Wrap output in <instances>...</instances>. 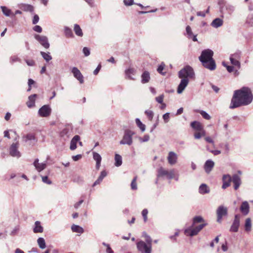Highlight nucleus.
<instances>
[{
    "instance_id": "1",
    "label": "nucleus",
    "mask_w": 253,
    "mask_h": 253,
    "mask_svg": "<svg viewBox=\"0 0 253 253\" xmlns=\"http://www.w3.org/2000/svg\"><path fill=\"white\" fill-rule=\"evenodd\" d=\"M253 98L251 89L247 87H243L234 91L230 108L233 109L241 106L247 105L252 102Z\"/></svg>"
},
{
    "instance_id": "2",
    "label": "nucleus",
    "mask_w": 253,
    "mask_h": 253,
    "mask_svg": "<svg viewBox=\"0 0 253 253\" xmlns=\"http://www.w3.org/2000/svg\"><path fill=\"white\" fill-rule=\"evenodd\" d=\"M213 51L209 49L204 50L199 56V60L202 62L204 67L210 70H214L216 68L215 63L212 58Z\"/></svg>"
},
{
    "instance_id": "3",
    "label": "nucleus",
    "mask_w": 253,
    "mask_h": 253,
    "mask_svg": "<svg viewBox=\"0 0 253 253\" xmlns=\"http://www.w3.org/2000/svg\"><path fill=\"white\" fill-rule=\"evenodd\" d=\"M146 242L147 244L142 241L138 242L136 244L137 249L142 253H151L152 239L150 236H148Z\"/></svg>"
},
{
    "instance_id": "4",
    "label": "nucleus",
    "mask_w": 253,
    "mask_h": 253,
    "mask_svg": "<svg viewBox=\"0 0 253 253\" xmlns=\"http://www.w3.org/2000/svg\"><path fill=\"white\" fill-rule=\"evenodd\" d=\"M195 74L192 67L186 66L178 72V77L180 79H193L194 78Z\"/></svg>"
},
{
    "instance_id": "5",
    "label": "nucleus",
    "mask_w": 253,
    "mask_h": 253,
    "mask_svg": "<svg viewBox=\"0 0 253 253\" xmlns=\"http://www.w3.org/2000/svg\"><path fill=\"white\" fill-rule=\"evenodd\" d=\"M134 134V133L129 129L126 130L123 139L120 142V143L123 145H131L132 143V136Z\"/></svg>"
},
{
    "instance_id": "6",
    "label": "nucleus",
    "mask_w": 253,
    "mask_h": 253,
    "mask_svg": "<svg viewBox=\"0 0 253 253\" xmlns=\"http://www.w3.org/2000/svg\"><path fill=\"white\" fill-rule=\"evenodd\" d=\"M158 176H167L169 179H172L175 178L174 170L171 169L170 170L166 169L163 168H160L158 170Z\"/></svg>"
},
{
    "instance_id": "7",
    "label": "nucleus",
    "mask_w": 253,
    "mask_h": 253,
    "mask_svg": "<svg viewBox=\"0 0 253 253\" xmlns=\"http://www.w3.org/2000/svg\"><path fill=\"white\" fill-rule=\"evenodd\" d=\"M34 38L45 48L48 49L50 44L47 37L42 35H35Z\"/></svg>"
},
{
    "instance_id": "8",
    "label": "nucleus",
    "mask_w": 253,
    "mask_h": 253,
    "mask_svg": "<svg viewBox=\"0 0 253 253\" xmlns=\"http://www.w3.org/2000/svg\"><path fill=\"white\" fill-rule=\"evenodd\" d=\"M217 221L221 222L223 216L227 214V208L223 206H220L216 210Z\"/></svg>"
},
{
    "instance_id": "9",
    "label": "nucleus",
    "mask_w": 253,
    "mask_h": 253,
    "mask_svg": "<svg viewBox=\"0 0 253 253\" xmlns=\"http://www.w3.org/2000/svg\"><path fill=\"white\" fill-rule=\"evenodd\" d=\"M51 113V109L49 105H44L42 106L38 111L39 115L42 117H47Z\"/></svg>"
},
{
    "instance_id": "10",
    "label": "nucleus",
    "mask_w": 253,
    "mask_h": 253,
    "mask_svg": "<svg viewBox=\"0 0 253 253\" xmlns=\"http://www.w3.org/2000/svg\"><path fill=\"white\" fill-rule=\"evenodd\" d=\"M19 145L18 143H12L9 148V154L13 157L19 158L21 157V153L18 149Z\"/></svg>"
},
{
    "instance_id": "11",
    "label": "nucleus",
    "mask_w": 253,
    "mask_h": 253,
    "mask_svg": "<svg viewBox=\"0 0 253 253\" xmlns=\"http://www.w3.org/2000/svg\"><path fill=\"white\" fill-rule=\"evenodd\" d=\"M167 160L169 164L173 166L175 165L177 162L178 155L173 151H170L168 153Z\"/></svg>"
},
{
    "instance_id": "12",
    "label": "nucleus",
    "mask_w": 253,
    "mask_h": 253,
    "mask_svg": "<svg viewBox=\"0 0 253 253\" xmlns=\"http://www.w3.org/2000/svg\"><path fill=\"white\" fill-rule=\"evenodd\" d=\"M71 72L73 74L74 77L77 79L81 84L84 83V77L80 71L77 67H73L71 70Z\"/></svg>"
},
{
    "instance_id": "13",
    "label": "nucleus",
    "mask_w": 253,
    "mask_h": 253,
    "mask_svg": "<svg viewBox=\"0 0 253 253\" xmlns=\"http://www.w3.org/2000/svg\"><path fill=\"white\" fill-rule=\"evenodd\" d=\"M240 225V216L238 214L235 215L233 222L230 227L231 232H237Z\"/></svg>"
},
{
    "instance_id": "14",
    "label": "nucleus",
    "mask_w": 253,
    "mask_h": 253,
    "mask_svg": "<svg viewBox=\"0 0 253 253\" xmlns=\"http://www.w3.org/2000/svg\"><path fill=\"white\" fill-rule=\"evenodd\" d=\"M189 83V79L187 78L181 79L180 84H179L177 92L178 94L181 93L187 86Z\"/></svg>"
},
{
    "instance_id": "15",
    "label": "nucleus",
    "mask_w": 253,
    "mask_h": 253,
    "mask_svg": "<svg viewBox=\"0 0 253 253\" xmlns=\"http://www.w3.org/2000/svg\"><path fill=\"white\" fill-rule=\"evenodd\" d=\"M39 161V160L38 159H35L33 163V165L35 167L36 170L40 172L46 168V163L45 162L40 163Z\"/></svg>"
},
{
    "instance_id": "16",
    "label": "nucleus",
    "mask_w": 253,
    "mask_h": 253,
    "mask_svg": "<svg viewBox=\"0 0 253 253\" xmlns=\"http://www.w3.org/2000/svg\"><path fill=\"white\" fill-rule=\"evenodd\" d=\"M240 210L244 215H246L249 213L250 205L247 201H244L242 203Z\"/></svg>"
},
{
    "instance_id": "17",
    "label": "nucleus",
    "mask_w": 253,
    "mask_h": 253,
    "mask_svg": "<svg viewBox=\"0 0 253 253\" xmlns=\"http://www.w3.org/2000/svg\"><path fill=\"white\" fill-rule=\"evenodd\" d=\"M232 181L234 184V188L237 190L241 184V179L239 175L235 174L232 176Z\"/></svg>"
},
{
    "instance_id": "18",
    "label": "nucleus",
    "mask_w": 253,
    "mask_h": 253,
    "mask_svg": "<svg viewBox=\"0 0 253 253\" xmlns=\"http://www.w3.org/2000/svg\"><path fill=\"white\" fill-rule=\"evenodd\" d=\"M214 166V163L211 160H207L204 165V168L206 173H209L212 169Z\"/></svg>"
},
{
    "instance_id": "19",
    "label": "nucleus",
    "mask_w": 253,
    "mask_h": 253,
    "mask_svg": "<svg viewBox=\"0 0 253 253\" xmlns=\"http://www.w3.org/2000/svg\"><path fill=\"white\" fill-rule=\"evenodd\" d=\"M192 226L189 228H188L184 230V234L186 236H194L198 234L199 232L196 227L192 228Z\"/></svg>"
},
{
    "instance_id": "20",
    "label": "nucleus",
    "mask_w": 253,
    "mask_h": 253,
    "mask_svg": "<svg viewBox=\"0 0 253 253\" xmlns=\"http://www.w3.org/2000/svg\"><path fill=\"white\" fill-rule=\"evenodd\" d=\"M37 96V95L36 94L29 96L28 100L26 103V104L29 108H32L35 106V100Z\"/></svg>"
},
{
    "instance_id": "21",
    "label": "nucleus",
    "mask_w": 253,
    "mask_h": 253,
    "mask_svg": "<svg viewBox=\"0 0 253 253\" xmlns=\"http://www.w3.org/2000/svg\"><path fill=\"white\" fill-rule=\"evenodd\" d=\"M210 192V189L209 186L206 184H202L199 188V192L201 194H205L209 193Z\"/></svg>"
},
{
    "instance_id": "22",
    "label": "nucleus",
    "mask_w": 253,
    "mask_h": 253,
    "mask_svg": "<svg viewBox=\"0 0 253 253\" xmlns=\"http://www.w3.org/2000/svg\"><path fill=\"white\" fill-rule=\"evenodd\" d=\"M80 137L76 135L71 140L70 143V148L72 150H74L77 148V143L80 140Z\"/></svg>"
},
{
    "instance_id": "23",
    "label": "nucleus",
    "mask_w": 253,
    "mask_h": 253,
    "mask_svg": "<svg viewBox=\"0 0 253 253\" xmlns=\"http://www.w3.org/2000/svg\"><path fill=\"white\" fill-rule=\"evenodd\" d=\"M43 231V228L41 224V222L37 221L35 222L33 231L35 233H42Z\"/></svg>"
},
{
    "instance_id": "24",
    "label": "nucleus",
    "mask_w": 253,
    "mask_h": 253,
    "mask_svg": "<svg viewBox=\"0 0 253 253\" xmlns=\"http://www.w3.org/2000/svg\"><path fill=\"white\" fill-rule=\"evenodd\" d=\"M186 35L189 39H192L194 42L197 41V36L194 35L191 30V28L189 26H187L186 28Z\"/></svg>"
},
{
    "instance_id": "25",
    "label": "nucleus",
    "mask_w": 253,
    "mask_h": 253,
    "mask_svg": "<svg viewBox=\"0 0 253 253\" xmlns=\"http://www.w3.org/2000/svg\"><path fill=\"white\" fill-rule=\"evenodd\" d=\"M93 159L96 161V167L97 169H99L100 166V164L101 162V156L96 152H93Z\"/></svg>"
},
{
    "instance_id": "26",
    "label": "nucleus",
    "mask_w": 253,
    "mask_h": 253,
    "mask_svg": "<svg viewBox=\"0 0 253 253\" xmlns=\"http://www.w3.org/2000/svg\"><path fill=\"white\" fill-rule=\"evenodd\" d=\"M150 80V76L149 72L145 71L141 75V83L146 84L149 82Z\"/></svg>"
},
{
    "instance_id": "27",
    "label": "nucleus",
    "mask_w": 253,
    "mask_h": 253,
    "mask_svg": "<svg viewBox=\"0 0 253 253\" xmlns=\"http://www.w3.org/2000/svg\"><path fill=\"white\" fill-rule=\"evenodd\" d=\"M19 7L25 11L32 12L34 10V7L31 4L22 3L19 5Z\"/></svg>"
},
{
    "instance_id": "28",
    "label": "nucleus",
    "mask_w": 253,
    "mask_h": 253,
    "mask_svg": "<svg viewBox=\"0 0 253 253\" xmlns=\"http://www.w3.org/2000/svg\"><path fill=\"white\" fill-rule=\"evenodd\" d=\"M223 20L219 18H217L214 19L211 23V25L215 28H217L223 25Z\"/></svg>"
},
{
    "instance_id": "29",
    "label": "nucleus",
    "mask_w": 253,
    "mask_h": 253,
    "mask_svg": "<svg viewBox=\"0 0 253 253\" xmlns=\"http://www.w3.org/2000/svg\"><path fill=\"white\" fill-rule=\"evenodd\" d=\"M191 126L192 128L198 131H201L203 129L202 124L197 121H194L191 123Z\"/></svg>"
},
{
    "instance_id": "30",
    "label": "nucleus",
    "mask_w": 253,
    "mask_h": 253,
    "mask_svg": "<svg viewBox=\"0 0 253 253\" xmlns=\"http://www.w3.org/2000/svg\"><path fill=\"white\" fill-rule=\"evenodd\" d=\"M135 73V71L134 69L129 68L126 71V75L127 77L130 79L134 80L135 79L132 77V76L134 75Z\"/></svg>"
},
{
    "instance_id": "31",
    "label": "nucleus",
    "mask_w": 253,
    "mask_h": 253,
    "mask_svg": "<svg viewBox=\"0 0 253 253\" xmlns=\"http://www.w3.org/2000/svg\"><path fill=\"white\" fill-rule=\"evenodd\" d=\"M71 229L72 231L74 232L82 234L84 232V230L82 227L75 224H73L72 226Z\"/></svg>"
},
{
    "instance_id": "32",
    "label": "nucleus",
    "mask_w": 253,
    "mask_h": 253,
    "mask_svg": "<svg viewBox=\"0 0 253 253\" xmlns=\"http://www.w3.org/2000/svg\"><path fill=\"white\" fill-rule=\"evenodd\" d=\"M115 165L118 167L122 164V156L119 154H116L115 156Z\"/></svg>"
},
{
    "instance_id": "33",
    "label": "nucleus",
    "mask_w": 253,
    "mask_h": 253,
    "mask_svg": "<svg viewBox=\"0 0 253 253\" xmlns=\"http://www.w3.org/2000/svg\"><path fill=\"white\" fill-rule=\"evenodd\" d=\"M74 30L75 31V34L80 37H82L83 35V33L81 28L80 26L78 24H75L74 27Z\"/></svg>"
},
{
    "instance_id": "34",
    "label": "nucleus",
    "mask_w": 253,
    "mask_h": 253,
    "mask_svg": "<svg viewBox=\"0 0 253 253\" xmlns=\"http://www.w3.org/2000/svg\"><path fill=\"white\" fill-rule=\"evenodd\" d=\"M38 244L40 248L44 249L46 247L45 242L43 238L40 237L37 240Z\"/></svg>"
},
{
    "instance_id": "35",
    "label": "nucleus",
    "mask_w": 253,
    "mask_h": 253,
    "mask_svg": "<svg viewBox=\"0 0 253 253\" xmlns=\"http://www.w3.org/2000/svg\"><path fill=\"white\" fill-rule=\"evenodd\" d=\"M41 55L43 57V58L46 61L48 62L49 61L51 60L52 59V57L50 55L49 52H44L43 51H41L40 52Z\"/></svg>"
},
{
    "instance_id": "36",
    "label": "nucleus",
    "mask_w": 253,
    "mask_h": 253,
    "mask_svg": "<svg viewBox=\"0 0 253 253\" xmlns=\"http://www.w3.org/2000/svg\"><path fill=\"white\" fill-rule=\"evenodd\" d=\"M252 223L251 220L250 218H248L246 219L245 228V230L247 231H250L251 230Z\"/></svg>"
},
{
    "instance_id": "37",
    "label": "nucleus",
    "mask_w": 253,
    "mask_h": 253,
    "mask_svg": "<svg viewBox=\"0 0 253 253\" xmlns=\"http://www.w3.org/2000/svg\"><path fill=\"white\" fill-rule=\"evenodd\" d=\"M230 61L233 65L237 67L238 69L240 68L241 65L239 60L234 59L233 58H230Z\"/></svg>"
},
{
    "instance_id": "38",
    "label": "nucleus",
    "mask_w": 253,
    "mask_h": 253,
    "mask_svg": "<svg viewBox=\"0 0 253 253\" xmlns=\"http://www.w3.org/2000/svg\"><path fill=\"white\" fill-rule=\"evenodd\" d=\"M204 219L201 216H197L194 217L193 220V224L192 226H193L196 223H200L203 222Z\"/></svg>"
},
{
    "instance_id": "39",
    "label": "nucleus",
    "mask_w": 253,
    "mask_h": 253,
    "mask_svg": "<svg viewBox=\"0 0 253 253\" xmlns=\"http://www.w3.org/2000/svg\"><path fill=\"white\" fill-rule=\"evenodd\" d=\"M135 122L137 126L139 127L141 131L142 132L144 131L145 130V126L141 123L139 119H136L135 120Z\"/></svg>"
},
{
    "instance_id": "40",
    "label": "nucleus",
    "mask_w": 253,
    "mask_h": 253,
    "mask_svg": "<svg viewBox=\"0 0 253 253\" xmlns=\"http://www.w3.org/2000/svg\"><path fill=\"white\" fill-rule=\"evenodd\" d=\"M1 8L3 13L6 16H9L11 14V11L10 9L5 6H1Z\"/></svg>"
},
{
    "instance_id": "41",
    "label": "nucleus",
    "mask_w": 253,
    "mask_h": 253,
    "mask_svg": "<svg viewBox=\"0 0 253 253\" xmlns=\"http://www.w3.org/2000/svg\"><path fill=\"white\" fill-rule=\"evenodd\" d=\"M199 113L202 115L203 118L209 120L211 119V116L205 111H199Z\"/></svg>"
},
{
    "instance_id": "42",
    "label": "nucleus",
    "mask_w": 253,
    "mask_h": 253,
    "mask_svg": "<svg viewBox=\"0 0 253 253\" xmlns=\"http://www.w3.org/2000/svg\"><path fill=\"white\" fill-rule=\"evenodd\" d=\"M223 182L230 184L232 178L229 174L224 175L222 177Z\"/></svg>"
},
{
    "instance_id": "43",
    "label": "nucleus",
    "mask_w": 253,
    "mask_h": 253,
    "mask_svg": "<svg viewBox=\"0 0 253 253\" xmlns=\"http://www.w3.org/2000/svg\"><path fill=\"white\" fill-rule=\"evenodd\" d=\"M65 34L67 37H72L73 36V33L72 30L68 27L65 28Z\"/></svg>"
},
{
    "instance_id": "44",
    "label": "nucleus",
    "mask_w": 253,
    "mask_h": 253,
    "mask_svg": "<svg viewBox=\"0 0 253 253\" xmlns=\"http://www.w3.org/2000/svg\"><path fill=\"white\" fill-rule=\"evenodd\" d=\"M145 114L148 118L149 120L151 121L153 119L154 116L153 112L151 110H146L145 112Z\"/></svg>"
},
{
    "instance_id": "45",
    "label": "nucleus",
    "mask_w": 253,
    "mask_h": 253,
    "mask_svg": "<svg viewBox=\"0 0 253 253\" xmlns=\"http://www.w3.org/2000/svg\"><path fill=\"white\" fill-rule=\"evenodd\" d=\"M137 176L134 177L131 183V188L132 190H136L137 188L136 184Z\"/></svg>"
},
{
    "instance_id": "46",
    "label": "nucleus",
    "mask_w": 253,
    "mask_h": 253,
    "mask_svg": "<svg viewBox=\"0 0 253 253\" xmlns=\"http://www.w3.org/2000/svg\"><path fill=\"white\" fill-rule=\"evenodd\" d=\"M165 66V64L164 63H162L157 68V71L163 75H165V73L162 72V71L164 69Z\"/></svg>"
},
{
    "instance_id": "47",
    "label": "nucleus",
    "mask_w": 253,
    "mask_h": 253,
    "mask_svg": "<svg viewBox=\"0 0 253 253\" xmlns=\"http://www.w3.org/2000/svg\"><path fill=\"white\" fill-rule=\"evenodd\" d=\"M25 138V141L32 140L35 139V136L32 134H28L23 137Z\"/></svg>"
},
{
    "instance_id": "48",
    "label": "nucleus",
    "mask_w": 253,
    "mask_h": 253,
    "mask_svg": "<svg viewBox=\"0 0 253 253\" xmlns=\"http://www.w3.org/2000/svg\"><path fill=\"white\" fill-rule=\"evenodd\" d=\"M103 245L106 247V253H114V252L111 249L110 245L108 244H106L104 242L102 243Z\"/></svg>"
},
{
    "instance_id": "49",
    "label": "nucleus",
    "mask_w": 253,
    "mask_h": 253,
    "mask_svg": "<svg viewBox=\"0 0 253 253\" xmlns=\"http://www.w3.org/2000/svg\"><path fill=\"white\" fill-rule=\"evenodd\" d=\"M164 97L165 96L164 94H161V95L156 97V101L160 104H162L164 101Z\"/></svg>"
},
{
    "instance_id": "50",
    "label": "nucleus",
    "mask_w": 253,
    "mask_h": 253,
    "mask_svg": "<svg viewBox=\"0 0 253 253\" xmlns=\"http://www.w3.org/2000/svg\"><path fill=\"white\" fill-rule=\"evenodd\" d=\"M163 119H164V122L167 123L169 120V113H166L163 116Z\"/></svg>"
},
{
    "instance_id": "51",
    "label": "nucleus",
    "mask_w": 253,
    "mask_h": 253,
    "mask_svg": "<svg viewBox=\"0 0 253 253\" xmlns=\"http://www.w3.org/2000/svg\"><path fill=\"white\" fill-rule=\"evenodd\" d=\"M147 214H148L147 210L144 209L142 211V215L143 217L144 222H146L147 220Z\"/></svg>"
},
{
    "instance_id": "52",
    "label": "nucleus",
    "mask_w": 253,
    "mask_h": 253,
    "mask_svg": "<svg viewBox=\"0 0 253 253\" xmlns=\"http://www.w3.org/2000/svg\"><path fill=\"white\" fill-rule=\"evenodd\" d=\"M207 150L209 151L210 152H211L212 154H213L214 155H218L221 153V151L220 150H210L209 146H207Z\"/></svg>"
},
{
    "instance_id": "53",
    "label": "nucleus",
    "mask_w": 253,
    "mask_h": 253,
    "mask_svg": "<svg viewBox=\"0 0 253 253\" xmlns=\"http://www.w3.org/2000/svg\"><path fill=\"white\" fill-rule=\"evenodd\" d=\"M21 60L16 56H13L10 57V61L11 63H13L16 61H20Z\"/></svg>"
},
{
    "instance_id": "54",
    "label": "nucleus",
    "mask_w": 253,
    "mask_h": 253,
    "mask_svg": "<svg viewBox=\"0 0 253 253\" xmlns=\"http://www.w3.org/2000/svg\"><path fill=\"white\" fill-rule=\"evenodd\" d=\"M150 139V137L148 135H145L143 138L140 137L139 140L141 142H147Z\"/></svg>"
},
{
    "instance_id": "55",
    "label": "nucleus",
    "mask_w": 253,
    "mask_h": 253,
    "mask_svg": "<svg viewBox=\"0 0 253 253\" xmlns=\"http://www.w3.org/2000/svg\"><path fill=\"white\" fill-rule=\"evenodd\" d=\"M83 51L85 56H88L90 54V50L88 47H84L83 49Z\"/></svg>"
},
{
    "instance_id": "56",
    "label": "nucleus",
    "mask_w": 253,
    "mask_h": 253,
    "mask_svg": "<svg viewBox=\"0 0 253 253\" xmlns=\"http://www.w3.org/2000/svg\"><path fill=\"white\" fill-rule=\"evenodd\" d=\"M240 57V53L239 52H236L234 54H232L230 55V58H233L234 59H238Z\"/></svg>"
},
{
    "instance_id": "57",
    "label": "nucleus",
    "mask_w": 253,
    "mask_h": 253,
    "mask_svg": "<svg viewBox=\"0 0 253 253\" xmlns=\"http://www.w3.org/2000/svg\"><path fill=\"white\" fill-rule=\"evenodd\" d=\"M33 30L38 33H41L42 32V28L39 25L34 26L33 28Z\"/></svg>"
},
{
    "instance_id": "58",
    "label": "nucleus",
    "mask_w": 253,
    "mask_h": 253,
    "mask_svg": "<svg viewBox=\"0 0 253 253\" xmlns=\"http://www.w3.org/2000/svg\"><path fill=\"white\" fill-rule=\"evenodd\" d=\"M42 180L44 183L47 184H51V182L48 179V177L47 176H42Z\"/></svg>"
},
{
    "instance_id": "59",
    "label": "nucleus",
    "mask_w": 253,
    "mask_h": 253,
    "mask_svg": "<svg viewBox=\"0 0 253 253\" xmlns=\"http://www.w3.org/2000/svg\"><path fill=\"white\" fill-rule=\"evenodd\" d=\"M39 21V17L38 15L36 14L34 16V17H33V21H32V23L33 24H37V23H38Z\"/></svg>"
},
{
    "instance_id": "60",
    "label": "nucleus",
    "mask_w": 253,
    "mask_h": 253,
    "mask_svg": "<svg viewBox=\"0 0 253 253\" xmlns=\"http://www.w3.org/2000/svg\"><path fill=\"white\" fill-rule=\"evenodd\" d=\"M223 65L226 67L228 72L231 73L234 71V67L233 66L226 65L224 63H223Z\"/></svg>"
},
{
    "instance_id": "61",
    "label": "nucleus",
    "mask_w": 253,
    "mask_h": 253,
    "mask_svg": "<svg viewBox=\"0 0 253 253\" xmlns=\"http://www.w3.org/2000/svg\"><path fill=\"white\" fill-rule=\"evenodd\" d=\"M205 140L207 142L211 143L213 147H215V145L213 140L209 136L206 137Z\"/></svg>"
},
{
    "instance_id": "62",
    "label": "nucleus",
    "mask_w": 253,
    "mask_h": 253,
    "mask_svg": "<svg viewBox=\"0 0 253 253\" xmlns=\"http://www.w3.org/2000/svg\"><path fill=\"white\" fill-rule=\"evenodd\" d=\"M124 2L126 5L130 6L133 4V0H124Z\"/></svg>"
},
{
    "instance_id": "63",
    "label": "nucleus",
    "mask_w": 253,
    "mask_h": 253,
    "mask_svg": "<svg viewBox=\"0 0 253 253\" xmlns=\"http://www.w3.org/2000/svg\"><path fill=\"white\" fill-rule=\"evenodd\" d=\"M25 61L28 66H33L35 65V62L33 60H26Z\"/></svg>"
},
{
    "instance_id": "64",
    "label": "nucleus",
    "mask_w": 253,
    "mask_h": 253,
    "mask_svg": "<svg viewBox=\"0 0 253 253\" xmlns=\"http://www.w3.org/2000/svg\"><path fill=\"white\" fill-rule=\"evenodd\" d=\"M226 9L229 11L230 13L232 12L234 10V7L232 5H227Z\"/></svg>"
}]
</instances>
